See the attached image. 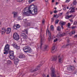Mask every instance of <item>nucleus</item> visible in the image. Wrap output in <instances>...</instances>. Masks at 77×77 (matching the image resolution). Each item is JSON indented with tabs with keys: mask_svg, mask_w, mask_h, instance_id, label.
Listing matches in <instances>:
<instances>
[{
	"mask_svg": "<svg viewBox=\"0 0 77 77\" xmlns=\"http://www.w3.org/2000/svg\"><path fill=\"white\" fill-rule=\"evenodd\" d=\"M19 57L20 59H25V57H26V56L23 54L21 53L20 54Z\"/></svg>",
	"mask_w": 77,
	"mask_h": 77,
	"instance_id": "12",
	"label": "nucleus"
},
{
	"mask_svg": "<svg viewBox=\"0 0 77 77\" xmlns=\"http://www.w3.org/2000/svg\"><path fill=\"white\" fill-rule=\"evenodd\" d=\"M69 45H70V44H68L66 45H64V46H63V48H66V47H68V46Z\"/></svg>",
	"mask_w": 77,
	"mask_h": 77,
	"instance_id": "26",
	"label": "nucleus"
},
{
	"mask_svg": "<svg viewBox=\"0 0 77 77\" xmlns=\"http://www.w3.org/2000/svg\"><path fill=\"white\" fill-rule=\"evenodd\" d=\"M54 0H52V3H54Z\"/></svg>",
	"mask_w": 77,
	"mask_h": 77,
	"instance_id": "56",
	"label": "nucleus"
},
{
	"mask_svg": "<svg viewBox=\"0 0 77 77\" xmlns=\"http://www.w3.org/2000/svg\"><path fill=\"white\" fill-rule=\"evenodd\" d=\"M13 37L15 40L18 41L20 39V36L17 33H15L13 34Z\"/></svg>",
	"mask_w": 77,
	"mask_h": 77,
	"instance_id": "5",
	"label": "nucleus"
},
{
	"mask_svg": "<svg viewBox=\"0 0 77 77\" xmlns=\"http://www.w3.org/2000/svg\"><path fill=\"white\" fill-rule=\"evenodd\" d=\"M68 13H69V12H67L66 13V15H68Z\"/></svg>",
	"mask_w": 77,
	"mask_h": 77,
	"instance_id": "57",
	"label": "nucleus"
},
{
	"mask_svg": "<svg viewBox=\"0 0 77 77\" xmlns=\"http://www.w3.org/2000/svg\"><path fill=\"white\" fill-rule=\"evenodd\" d=\"M45 1L46 2H48V0H45Z\"/></svg>",
	"mask_w": 77,
	"mask_h": 77,
	"instance_id": "54",
	"label": "nucleus"
},
{
	"mask_svg": "<svg viewBox=\"0 0 77 77\" xmlns=\"http://www.w3.org/2000/svg\"><path fill=\"white\" fill-rule=\"evenodd\" d=\"M43 77H46V75L45 74H43Z\"/></svg>",
	"mask_w": 77,
	"mask_h": 77,
	"instance_id": "49",
	"label": "nucleus"
},
{
	"mask_svg": "<svg viewBox=\"0 0 77 77\" xmlns=\"http://www.w3.org/2000/svg\"><path fill=\"white\" fill-rule=\"evenodd\" d=\"M16 27H17V29H18V28H20V25H19V24H18L16 25Z\"/></svg>",
	"mask_w": 77,
	"mask_h": 77,
	"instance_id": "34",
	"label": "nucleus"
},
{
	"mask_svg": "<svg viewBox=\"0 0 77 77\" xmlns=\"http://www.w3.org/2000/svg\"><path fill=\"white\" fill-rule=\"evenodd\" d=\"M14 63L15 65H17L18 64V63L19 61H20V60H19V59L17 58H14Z\"/></svg>",
	"mask_w": 77,
	"mask_h": 77,
	"instance_id": "9",
	"label": "nucleus"
},
{
	"mask_svg": "<svg viewBox=\"0 0 77 77\" xmlns=\"http://www.w3.org/2000/svg\"><path fill=\"white\" fill-rule=\"evenodd\" d=\"M18 20H22V19H21V18L19 17L18 18Z\"/></svg>",
	"mask_w": 77,
	"mask_h": 77,
	"instance_id": "45",
	"label": "nucleus"
},
{
	"mask_svg": "<svg viewBox=\"0 0 77 77\" xmlns=\"http://www.w3.org/2000/svg\"><path fill=\"white\" fill-rule=\"evenodd\" d=\"M23 32H25L26 34H28V31L27 29H24V30L23 31Z\"/></svg>",
	"mask_w": 77,
	"mask_h": 77,
	"instance_id": "23",
	"label": "nucleus"
},
{
	"mask_svg": "<svg viewBox=\"0 0 77 77\" xmlns=\"http://www.w3.org/2000/svg\"><path fill=\"white\" fill-rule=\"evenodd\" d=\"M58 4V3L57 2H56V5H57Z\"/></svg>",
	"mask_w": 77,
	"mask_h": 77,
	"instance_id": "61",
	"label": "nucleus"
},
{
	"mask_svg": "<svg viewBox=\"0 0 77 77\" xmlns=\"http://www.w3.org/2000/svg\"><path fill=\"white\" fill-rule=\"evenodd\" d=\"M55 50V46H54L51 49V52L52 53H54L56 51V50Z\"/></svg>",
	"mask_w": 77,
	"mask_h": 77,
	"instance_id": "17",
	"label": "nucleus"
},
{
	"mask_svg": "<svg viewBox=\"0 0 77 77\" xmlns=\"http://www.w3.org/2000/svg\"><path fill=\"white\" fill-rule=\"evenodd\" d=\"M70 12L71 13H73V12H75V8H71V11H70Z\"/></svg>",
	"mask_w": 77,
	"mask_h": 77,
	"instance_id": "19",
	"label": "nucleus"
},
{
	"mask_svg": "<svg viewBox=\"0 0 77 77\" xmlns=\"http://www.w3.org/2000/svg\"><path fill=\"white\" fill-rule=\"evenodd\" d=\"M23 49L25 53H30L32 51L31 48L29 46H26L24 47Z\"/></svg>",
	"mask_w": 77,
	"mask_h": 77,
	"instance_id": "4",
	"label": "nucleus"
},
{
	"mask_svg": "<svg viewBox=\"0 0 77 77\" xmlns=\"http://www.w3.org/2000/svg\"><path fill=\"white\" fill-rule=\"evenodd\" d=\"M75 26H72V29H75Z\"/></svg>",
	"mask_w": 77,
	"mask_h": 77,
	"instance_id": "48",
	"label": "nucleus"
},
{
	"mask_svg": "<svg viewBox=\"0 0 77 77\" xmlns=\"http://www.w3.org/2000/svg\"><path fill=\"white\" fill-rule=\"evenodd\" d=\"M77 4V2L76 0L74 1L73 2V4L75 5Z\"/></svg>",
	"mask_w": 77,
	"mask_h": 77,
	"instance_id": "32",
	"label": "nucleus"
},
{
	"mask_svg": "<svg viewBox=\"0 0 77 77\" xmlns=\"http://www.w3.org/2000/svg\"><path fill=\"white\" fill-rule=\"evenodd\" d=\"M9 57L11 59H14L15 58L14 55H10Z\"/></svg>",
	"mask_w": 77,
	"mask_h": 77,
	"instance_id": "20",
	"label": "nucleus"
},
{
	"mask_svg": "<svg viewBox=\"0 0 77 77\" xmlns=\"http://www.w3.org/2000/svg\"><path fill=\"white\" fill-rule=\"evenodd\" d=\"M57 30L58 31H60V30H61V28L60 26H58L57 28Z\"/></svg>",
	"mask_w": 77,
	"mask_h": 77,
	"instance_id": "25",
	"label": "nucleus"
},
{
	"mask_svg": "<svg viewBox=\"0 0 77 77\" xmlns=\"http://www.w3.org/2000/svg\"><path fill=\"white\" fill-rule=\"evenodd\" d=\"M10 32H11V28H8L7 30H6V33L9 34Z\"/></svg>",
	"mask_w": 77,
	"mask_h": 77,
	"instance_id": "13",
	"label": "nucleus"
},
{
	"mask_svg": "<svg viewBox=\"0 0 77 77\" xmlns=\"http://www.w3.org/2000/svg\"><path fill=\"white\" fill-rule=\"evenodd\" d=\"M42 24H44V23H45V20L43 19L42 20Z\"/></svg>",
	"mask_w": 77,
	"mask_h": 77,
	"instance_id": "40",
	"label": "nucleus"
},
{
	"mask_svg": "<svg viewBox=\"0 0 77 77\" xmlns=\"http://www.w3.org/2000/svg\"><path fill=\"white\" fill-rule=\"evenodd\" d=\"M23 21L24 23H26V22H27V19H24Z\"/></svg>",
	"mask_w": 77,
	"mask_h": 77,
	"instance_id": "39",
	"label": "nucleus"
},
{
	"mask_svg": "<svg viewBox=\"0 0 77 77\" xmlns=\"http://www.w3.org/2000/svg\"><path fill=\"white\" fill-rule=\"evenodd\" d=\"M68 71H72L74 70L75 68L74 67L72 66H71L70 67H67V68Z\"/></svg>",
	"mask_w": 77,
	"mask_h": 77,
	"instance_id": "10",
	"label": "nucleus"
},
{
	"mask_svg": "<svg viewBox=\"0 0 77 77\" xmlns=\"http://www.w3.org/2000/svg\"><path fill=\"white\" fill-rule=\"evenodd\" d=\"M54 17L52 18L51 19V22H52V23L54 22Z\"/></svg>",
	"mask_w": 77,
	"mask_h": 77,
	"instance_id": "37",
	"label": "nucleus"
},
{
	"mask_svg": "<svg viewBox=\"0 0 77 77\" xmlns=\"http://www.w3.org/2000/svg\"><path fill=\"white\" fill-rule=\"evenodd\" d=\"M13 47L17 50H19L20 49V46L17 45L16 44H13Z\"/></svg>",
	"mask_w": 77,
	"mask_h": 77,
	"instance_id": "15",
	"label": "nucleus"
},
{
	"mask_svg": "<svg viewBox=\"0 0 77 77\" xmlns=\"http://www.w3.org/2000/svg\"><path fill=\"white\" fill-rule=\"evenodd\" d=\"M8 63L9 64H11V63H12V62L11 61L9 60H8Z\"/></svg>",
	"mask_w": 77,
	"mask_h": 77,
	"instance_id": "33",
	"label": "nucleus"
},
{
	"mask_svg": "<svg viewBox=\"0 0 77 77\" xmlns=\"http://www.w3.org/2000/svg\"><path fill=\"white\" fill-rule=\"evenodd\" d=\"M13 28L14 29H15V30H16L17 29V25H14L13 26Z\"/></svg>",
	"mask_w": 77,
	"mask_h": 77,
	"instance_id": "27",
	"label": "nucleus"
},
{
	"mask_svg": "<svg viewBox=\"0 0 77 77\" xmlns=\"http://www.w3.org/2000/svg\"><path fill=\"white\" fill-rule=\"evenodd\" d=\"M60 24L61 25V26H64V25H65V24H66V22H61L60 23Z\"/></svg>",
	"mask_w": 77,
	"mask_h": 77,
	"instance_id": "22",
	"label": "nucleus"
},
{
	"mask_svg": "<svg viewBox=\"0 0 77 77\" xmlns=\"http://www.w3.org/2000/svg\"><path fill=\"white\" fill-rule=\"evenodd\" d=\"M51 30H53V29H54V27H53V26L51 25Z\"/></svg>",
	"mask_w": 77,
	"mask_h": 77,
	"instance_id": "31",
	"label": "nucleus"
},
{
	"mask_svg": "<svg viewBox=\"0 0 77 77\" xmlns=\"http://www.w3.org/2000/svg\"><path fill=\"white\" fill-rule=\"evenodd\" d=\"M41 44L40 45V46H38V48H40V49H41V47H42V42L43 41H44V36H43V37H42L41 35Z\"/></svg>",
	"mask_w": 77,
	"mask_h": 77,
	"instance_id": "8",
	"label": "nucleus"
},
{
	"mask_svg": "<svg viewBox=\"0 0 77 77\" xmlns=\"http://www.w3.org/2000/svg\"><path fill=\"white\" fill-rule=\"evenodd\" d=\"M47 77H49V75H47Z\"/></svg>",
	"mask_w": 77,
	"mask_h": 77,
	"instance_id": "64",
	"label": "nucleus"
},
{
	"mask_svg": "<svg viewBox=\"0 0 77 77\" xmlns=\"http://www.w3.org/2000/svg\"><path fill=\"white\" fill-rule=\"evenodd\" d=\"M47 48H48V46H46L44 48V50H46Z\"/></svg>",
	"mask_w": 77,
	"mask_h": 77,
	"instance_id": "35",
	"label": "nucleus"
},
{
	"mask_svg": "<svg viewBox=\"0 0 77 77\" xmlns=\"http://www.w3.org/2000/svg\"><path fill=\"white\" fill-rule=\"evenodd\" d=\"M66 19H69V16H67L66 17Z\"/></svg>",
	"mask_w": 77,
	"mask_h": 77,
	"instance_id": "41",
	"label": "nucleus"
},
{
	"mask_svg": "<svg viewBox=\"0 0 77 77\" xmlns=\"http://www.w3.org/2000/svg\"><path fill=\"white\" fill-rule=\"evenodd\" d=\"M38 68H36L34 70H33L32 69L31 70V71L32 72H35V71H37V70H38Z\"/></svg>",
	"mask_w": 77,
	"mask_h": 77,
	"instance_id": "24",
	"label": "nucleus"
},
{
	"mask_svg": "<svg viewBox=\"0 0 77 77\" xmlns=\"http://www.w3.org/2000/svg\"><path fill=\"white\" fill-rule=\"evenodd\" d=\"M61 27L62 29H63V26H61Z\"/></svg>",
	"mask_w": 77,
	"mask_h": 77,
	"instance_id": "55",
	"label": "nucleus"
},
{
	"mask_svg": "<svg viewBox=\"0 0 77 77\" xmlns=\"http://www.w3.org/2000/svg\"><path fill=\"white\" fill-rule=\"evenodd\" d=\"M53 12H50V14H53Z\"/></svg>",
	"mask_w": 77,
	"mask_h": 77,
	"instance_id": "59",
	"label": "nucleus"
},
{
	"mask_svg": "<svg viewBox=\"0 0 77 77\" xmlns=\"http://www.w3.org/2000/svg\"><path fill=\"white\" fill-rule=\"evenodd\" d=\"M69 21H70L71 22H72V23L73 22V20H69Z\"/></svg>",
	"mask_w": 77,
	"mask_h": 77,
	"instance_id": "52",
	"label": "nucleus"
},
{
	"mask_svg": "<svg viewBox=\"0 0 77 77\" xmlns=\"http://www.w3.org/2000/svg\"><path fill=\"white\" fill-rule=\"evenodd\" d=\"M54 9L56 10V9H57V8L56 7H55L54 8Z\"/></svg>",
	"mask_w": 77,
	"mask_h": 77,
	"instance_id": "60",
	"label": "nucleus"
},
{
	"mask_svg": "<svg viewBox=\"0 0 77 77\" xmlns=\"http://www.w3.org/2000/svg\"><path fill=\"white\" fill-rule=\"evenodd\" d=\"M58 58L59 63H62L63 61V56L62 55V56H60V55H59Z\"/></svg>",
	"mask_w": 77,
	"mask_h": 77,
	"instance_id": "6",
	"label": "nucleus"
},
{
	"mask_svg": "<svg viewBox=\"0 0 77 77\" xmlns=\"http://www.w3.org/2000/svg\"><path fill=\"white\" fill-rule=\"evenodd\" d=\"M75 30H73L72 31V35H74V34H75Z\"/></svg>",
	"mask_w": 77,
	"mask_h": 77,
	"instance_id": "28",
	"label": "nucleus"
},
{
	"mask_svg": "<svg viewBox=\"0 0 77 77\" xmlns=\"http://www.w3.org/2000/svg\"><path fill=\"white\" fill-rule=\"evenodd\" d=\"M59 20H56L55 22V24H58V23H59Z\"/></svg>",
	"mask_w": 77,
	"mask_h": 77,
	"instance_id": "29",
	"label": "nucleus"
},
{
	"mask_svg": "<svg viewBox=\"0 0 77 77\" xmlns=\"http://www.w3.org/2000/svg\"><path fill=\"white\" fill-rule=\"evenodd\" d=\"M67 40L68 42H69V39H68Z\"/></svg>",
	"mask_w": 77,
	"mask_h": 77,
	"instance_id": "58",
	"label": "nucleus"
},
{
	"mask_svg": "<svg viewBox=\"0 0 77 77\" xmlns=\"http://www.w3.org/2000/svg\"><path fill=\"white\" fill-rule=\"evenodd\" d=\"M69 2V0H66L65 2L66 3H68Z\"/></svg>",
	"mask_w": 77,
	"mask_h": 77,
	"instance_id": "47",
	"label": "nucleus"
},
{
	"mask_svg": "<svg viewBox=\"0 0 77 77\" xmlns=\"http://www.w3.org/2000/svg\"><path fill=\"white\" fill-rule=\"evenodd\" d=\"M70 23H68V24L67 25V26L68 27H70Z\"/></svg>",
	"mask_w": 77,
	"mask_h": 77,
	"instance_id": "43",
	"label": "nucleus"
},
{
	"mask_svg": "<svg viewBox=\"0 0 77 77\" xmlns=\"http://www.w3.org/2000/svg\"><path fill=\"white\" fill-rule=\"evenodd\" d=\"M34 5H32L29 6V8L26 7L22 11V13L24 15L27 16L29 14L32 15H37L38 14V9L37 8H34Z\"/></svg>",
	"mask_w": 77,
	"mask_h": 77,
	"instance_id": "1",
	"label": "nucleus"
},
{
	"mask_svg": "<svg viewBox=\"0 0 77 77\" xmlns=\"http://www.w3.org/2000/svg\"><path fill=\"white\" fill-rule=\"evenodd\" d=\"M57 11H56V10H55L54 11V14H56V13H57Z\"/></svg>",
	"mask_w": 77,
	"mask_h": 77,
	"instance_id": "46",
	"label": "nucleus"
},
{
	"mask_svg": "<svg viewBox=\"0 0 77 77\" xmlns=\"http://www.w3.org/2000/svg\"><path fill=\"white\" fill-rule=\"evenodd\" d=\"M41 66V64H40L38 66V67H40V66Z\"/></svg>",
	"mask_w": 77,
	"mask_h": 77,
	"instance_id": "51",
	"label": "nucleus"
},
{
	"mask_svg": "<svg viewBox=\"0 0 77 77\" xmlns=\"http://www.w3.org/2000/svg\"><path fill=\"white\" fill-rule=\"evenodd\" d=\"M46 32L48 33V35L49 36L48 40L49 41H50V40H51V39H53L52 38V36H51V33L50 32V31H49L48 29H47L46 30Z\"/></svg>",
	"mask_w": 77,
	"mask_h": 77,
	"instance_id": "7",
	"label": "nucleus"
},
{
	"mask_svg": "<svg viewBox=\"0 0 77 77\" xmlns=\"http://www.w3.org/2000/svg\"><path fill=\"white\" fill-rule=\"evenodd\" d=\"M34 0H29L28 1L29 3H31L32 2H33Z\"/></svg>",
	"mask_w": 77,
	"mask_h": 77,
	"instance_id": "30",
	"label": "nucleus"
},
{
	"mask_svg": "<svg viewBox=\"0 0 77 77\" xmlns=\"http://www.w3.org/2000/svg\"><path fill=\"white\" fill-rule=\"evenodd\" d=\"M77 22L76 21H75L73 23L74 24H75V25L77 24Z\"/></svg>",
	"mask_w": 77,
	"mask_h": 77,
	"instance_id": "44",
	"label": "nucleus"
},
{
	"mask_svg": "<svg viewBox=\"0 0 77 77\" xmlns=\"http://www.w3.org/2000/svg\"><path fill=\"white\" fill-rule=\"evenodd\" d=\"M21 37H22L23 39L26 42H28L29 41H32L33 40L31 38H28L27 35H26L24 33H23L21 34Z\"/></svg>",
	"mask_w": 77,
	"mask_h": 77,
	"instance_id": "3",
	"label": "nucleus"
},
{
	"mask_svg": "<svg viewBox=\"0 0 77 77\" xmlns=\"http://www.w3.org/2000/svg\"><path fill=\"white\" fill-rule=\"evenodd\" d=\"M63 10H66V8H63Z\"/></svg>",
	"mask_w": 77,
	"mask_h": 77,
	"instance_id": "53",
	"label": "nucleus"
},
{
	"mask_svg": "<svg viewBox=\"0 0 77 77\" xmlns=\"http://www.w3.org/2000/svg\"><path fill=\"white\" fill-rule=\"evenodd\" d=\"M2 32V34H5V32H6V29L5 28H3L2 29V31H1Z\"/></svg>",
	"mask_w": 77,
	"mask_h": 77,
	"instance_id": "16",
	"label": "nucleus"
},
{
	"mask_svg": "<svg viewBox=\"0 0 77 77\" xmlns=\"http://www.w3.org/2000/svg\"><path fill=\"white\" fill-rule=\"evenodd\" d=\"M26 24L27 26H30V23H27Z\"/></svg>",
	"mask_w": 77,
	"mask_h": 77,
	"instance_id": "38",
	"label": "nucleus"
},
{
	"mask_svg": "<svg viewBox=\"0 0 77 77\" xmlns=\"http://www.w3.org/2000/svg\"><path fill=\"white\" fill-rule=\"evenodd\" d=\"M10 45L8 44L6 45L4 48V51H5L4 52V54H6L7 55L8 54V52L10 55H14V52L12 51L9 50V47Z\"/></svg>",
	"mask_w": 77,
	"mask_h": 77,
	"instance_id": "2",
	"label": "nucleus"
},
{
	"mask_svg": "<svg viewBox=\"0 0 77 77\" xmlns=\"http://www.w3.org/2000/svg\"><path fill=\"white\" fill-rule=\"evenodd\" d=\"M67 9H69V7H67Z\"/></svg>",
	"mask_w": 77,
	"mask_h": 77,
	"instance_id": "62",
	"label": "nucleus"
},
{
	"mask_svg": "<svg viewBox=\"0 0 77 77\" xmlns=\"http://www.w3.org/2000/svg\"><path fill=\"white\" fill-rule=\"evenodd\" d=\"M64 35H65V33H59L57 35V38H59V37H60V36H64Z\"/></svg>",
	"mask_w": 77,
	"mask_h": 77,
	"instance_id": "14",
	"label": "nucleus"
},
{
	"mask_svg": "<svg viewBox=\"0 0 77 77\" xmlns=\"http://www.w3.org/2000/svg\"><path fill=\"white\" fill-rule=\"evenodd\" d=\"M54 18H57L58 17V16L57 15H54Z\"/></svg>",
	"mask_w": 77,
	"mask_h": 77,
	"instance_id": "36",
	"label": "nucleus"
},
{
	"mask_svg": "<svg viewBox=\"0 0 77 77\" xmlns=\"http://www.w3.org/2000/svg\"><path fill=\"white\" fill-rule=\"evenodd\" d=\"M52 73L51 74L52 77H56V75L55 74V71L54 69L51 70Z\"/></svg>",
	"mask_w": 77,
	"mask_h": 77,
	"instance_id": "11",
	"label": "nucleus"
},
{
	"mask_svg": "<svg viewBox=\"0 0 77 77\" xmlns=\"http://www.w3.org/2000/svg\"><path fill=\"white\" fill-rule=\"evenodd\" d=\"M69 18H71V17H72V15H70V16H69Z\"/></svg>",
	"mask_w": 77,
	"mask_h": 77,
	"instance_id": "50",
	"label": "nucleus"
},
{
	"mask_svg": "<svg viewBox=\"0 0 77 77\" xmlns=\"http://www.w3.org/2000/svg\"><path fill=\"white\" fill-rule=\"evenodd\" d=\"M17 14L18 13H17V12H15V11L13 12H12V14H14V18H15V17H17Z\"/></svg>",
	"mask_w": 77,
	"mask_h": 77,
	"instance_id": "18",
	"label": "nucleus"
},
{
	"mask_svg": "<svg viewBox=\"0 0 77 77\" xmlns=\"http://www.w3.org/2000/svg\"><path fill=\"white\" fill-rule=\"evenodd\" d=\"M57 38H56L55 39H54V42H57Z\"/></svg>",
	"mask_w": 77,
	"mask_h": 77,
	"instance_id": "42",
	"label": "nucleus"
},
{
	"mask_svg": "<svg viewBox=\"0 0 77 77\" xmlns=\"http://www.w3.org/2000/svg\"><path fill=\"white\" fill-rule=\"evenodd\" d=\"M75 37H77V35H75Z\"/></svg>",
	"mask_w": 77,
	"mask_h": 77,
	"instance_id": "63",
	"label": "nucleus"
},
{
	"mask_svg": "<svg viewBox=\"0 0 77 77\" xmlns=\"http://www.w3.org/2000/svg\"><path fill=\"white\" fill-rule=\"evenodd\" d=\"M57 56H55V57H54L53 60L54 61H56V60H57Z\"/></svg>",
	"mask_w": 77,
	"mask_h": 77,
	"instance_id": "21",
	"label": "nucleus"
}]
</instances>
